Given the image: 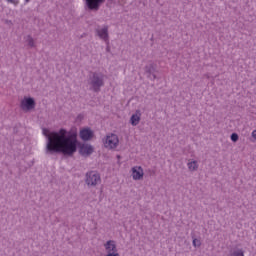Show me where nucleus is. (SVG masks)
I'll list each match as a JSON object with an SVG mask.
<instances>
[{
	"mask_svg": "<svg viewBox=\"0 0 256 256\" xmlns=\"http://www.w3.org/2000/svg\"><path fill=\"white\" fill-rule=\"evenodd\" d=\"M130 175L133 181H143L145 177V170H143V167L136 165L130 169Z\"/></svg>",
	"mask_w": 256,
	"mask_h": 256,
	"instance_id": "0eeeda50",
	"label": "nucleus"
},
{
	"mask_svg": "<svg viewBox=\"0 0 256 256\" xmlns=\"http://www.w3.org/2000/svg\"><path fill=\"white\" fill-rule=\"evenodd\" d=\"M141 123V111L137 110L132 116L130 117V124L132 127H137V125Z\"/></svg>",
	"mask_w": 256,
	"mask_h": 256,
	"instance_id": "f8f14e48",
	"label": "nucleus"
},
{
	"mask_svg": "<svg viewBox=\"0 0 256 256\" xmlns=\"http://www.w3.org/2000/svg\"><path fill=\"white\" fill-rule=\"evenodd\" d=\"M10 5H13L14 7H18L19 3H21L20 0H6Z\"/></svg>",
	"mask_w": 256,
	"mask_h": 256,
	"instance_id": "dca6fc26",
	"label": "nucleus"
},
{
	"mask_svg": "<svg viewBox=\"0 0 256 256\" xmlns=\"http://www.w3.org/2000/svg\"><path fill=\"white\" fill-rule=\"evenodd\" d=\"M251 137H252L253 141L256 142V130H253L251 132Z\"/></svg>",
	"mask_w": 256,
	"mask_h": 256,
	"instance_id": "aec40b11",
	"label": "nucleus"
},
{
	"mask_svg": "<svg viewBox=\"0 0 256 256\" xmlns=\"http://www.w3.org/2000/svg\"><path fill=\"white\" fill-rule=\"evenodd\" d=\"M79 135L82 141H91L95 137V132L89 127H84L80 129Z\"/></svg>",
	"mask_w": 256,
	"mask_h": 256,
	"instance_id": "1a4fd4ad",
	"label": "nucleus"
},
{
	"mask_svg": "<svg viewBox=\"0 0 256 256\" xmlns=\"http://www.w3.org/2000/svg\"><path fill=\"white\" fill-rule=\"evenodd\" d=\"M153 79H157V76L155 74L152 75Z\"/></svg>",
	"mask_w": 256,
	"mask_h": 256,
	"instance_id": "4be33fe9",
	"label": "nucleus"
},
{
	"mask_svg": "<svg viewBox=\"0 0 256 256\" xmlns=\"http://www.w3.org/2000/svg\"><path fill=\"white\" fill-rule=\"evenodd\" d=\"M193 247H201V240L194 238L193 239Z\"/></svg>",
	"mask_w": 256,
	"mask_h": 256,
	"instance_id": "a211bd4d",
	"label": "nucleus"
},
{
	"mask_svg": "<svg viewBox=\"0 0 256 256\" xmlns=\"http://www.w3.org/2000/svg\"><path fill=\"white\" fill-rule=\"evenodd\" d=\"M96 35L99 39L107 43V41H109V26L98 27L96 29Z\"/></svg>",
	"mask_w": 256,
	"mask_h": 256,
	"instance_id": "9d476101",
	"label": "nucleus"
},
{
	"mask_svg": "<svg viewBox=\"0 0 256 256\" xmlns=\"http://www.w3.org/2000/svg\"><path fill=\"white\" fill-rule=\"evenodd\" d=\"M230 256H245V250L242 248H233L230 251Z\"/></svg>",
	"mask_w": 256,
	"mask_h": 256,
	"instance_id": "2eb2a0df",
	"label": "nucleus"
},
{
	"mask_svg": "<svg viewBox=\"0 0 256 256\" xmlns=\"http://www.w3.org/2000/svg\"><path fill=\"white\" fill-rule=\"evenodd\" d=\"M230 139L233 143H237V141H239V135L237 133H233L231 134Z\"/></svg>",
	"mask_w": 256,
	"mask_h": 256,
	"instance_id": "f3484780",
	"label": "nucleus"
},
{
	"mask_svg": "<svg viewBox=\"0 0 256 256\" xmlns=\"http://www.w3.org/2000/svg\"><path fill=\"white\" fill-rule=\"evenodd\" d=\"M42 134L47 139L46 153L48 155L61 153L66 157H73V155L77 153V147H79L77 133L69 132L63 128L58 131H51L47 128H43Z\"/></svg>",
	"mask_w": 256,
	"mask_h": 256,
	"instance_id": "f257e3e1",
	"label": "nucleus"
},
{
	"mask_svg": "<svg viewBox=\"0 0 256 256\" xmlns=\"http://www.w3.org/2000/svg\"><path fill=\"white\" fill-rule=\"evenodd\" d=\"M35 107H37V102L35 101V98L30 96H24L20 100V109L24 113H31V111H34Z\"/></svg>",
	"mask_w": 256,
	"mask_h": 256,
	"instance_id": "20e7f679",
	"label": "nucleus"
},
{
	"mask_svg": "<svg viewBox=\"0 0 256 256\" xmlns=\"http://www.w3.org/2000/svg\"><path fill=\"white\" fill-rule=\"evenodd\" d=\"M103 247L106 253L105 256H121V254H119V248H117V241L107 240L103 244Z\"/></svg>",
	"mask_w": 256,
	"mask_h": 256,
	"instance_id": "423d86ee",
	"label": "nucleus"
},
{
	"mask_svg": "<svg viewBox=\"0 0 256 256\" xmlns=\"http://www.w3.org/2000/svg\"><path fill=\"white\" fill-rule=\"evenodd\" d=\"M84 6L89 11H99V8L103 3H105V0H83Z\"/></svg>",
	"mask_w": 256,
	"mask_h": 256,
	"instance_id": "6e6552de",
	"label": "nucleus"
},
{
	"mask_svg": "<svg viewBox=\"0 0 256 256\" xmlns=\"http://www.w3.org/2000/svg\"><path fill=\"white\" fill-rule=\"evenodd\" d=\"M93 151H95V148H93L91 144H82L79 149V153L82 157H89V155H92Z\"/></svg>",
	"mask_w": 256,
	"mask_h": 256,
	"instance_id": "9b49d317",
	"label": "nucleus"
},
{
	"mask_svg": "<svg viewBox=\"0 0 256 256\" xmlns=\"http://www.w3.org/2000/svg\"><path fill=\"white\" fill-rule=\"evenodd\" d=\"M28 3H31V0H24L25 5H27Z\"/></svg>",
	"mask_w": 256,
	"mask_h": 256,
	"instance_id": "412c9836",
	"label": "nucleus"
},
{
	"mask_svg": "<svg viewBox=\"0 0 256 256\" xmlns=\"http://www.w3.org/2000/svg\"><path fill=\"white\" fill-rule=\"evenodd\" d=\"M88 84L90 85V89H92V91H101V87L105 85V76L101 73L94 72L90 74Z\"/></svg>",
	"mask_w": 256,
	"mask_h": 256,
	"instance_id": "f03ea898",
	"label": "nucleus"
},
{
	"mask_svg": "<svg viewBox=\"0 0 256 256\" xmlns=\"http://www.w3.org/2000/svg\"><path fill=\"white\" fill-rule=\"evenodd\" d=\"M188 171L191 173H195V171L199 170V162L197 160L190 159L187 162Z\"/></svg>",
	"mask_w": 256,
	"mask_h": 256,
	"instance_id": "ddd939ff",
	"label": "nucleus"
},
{
	"mask_svg": "<svg viewBox=\"0 0 256 256\" xmlns=\"http://www.w3.org/2000/svg\"><path fill=\"white\" fill-rule=\"evenodd\" d=\"M153 64H150L148 66L145 67V71L146 73H149L151 75V73H153Z\"/></svg>",
	"mask_w": 256,
	"mask_h": 256,
	"instance_id": "6ab92c4d",
	"label": "nucleus"
},
{
	"mask_svg": "<svg viewBox=\"0 0 256 256\" xmlns=\"http://www.w3.org/2000/svg\"><path fill=\"white\" fill-rule=\"evenodd\" d=\"M103 145L105 149H108L109 151H115V149L119 147V136L114 133H108L103 138Z\"/></svg>",
	"mask_w": 256,
	"mask_h": 256,
	"instance_id": "7ed1b4c3",
	"label": "nucleus"
},
{
	"mask_svg": "<svg viewBox=\"0 0 256 256\" xmlns=\"http://www.w3.org/2000/svg\"><path fill=\"white\" fill-rule=\"evenodd\" d=\"M24 41L27 47H29L30 49H33L37 46V44L35 43V39H33L31 35L25 36Z\"/></svg>",
	"mask_w": 256,
	"mask_h": 256,
	"instance_id": "4468645a",
	"label": "nucleus"
},
{
	"mask_svg": "<svg viewBox=\"0 0 256 256\" xmlns=\"http://www.w3.org/2000/svg\"><path fill=\"white\" fill-rule=\"evenodd\" d=\"M85 183L88 187H97V185H101V174L97 171L86 173Z\"/></svg>",
	"mask_w": 256,
	"mask_h": 256,
	"instance_id": "39448f33",
	"label": "nucleus"
}]
</instances>
